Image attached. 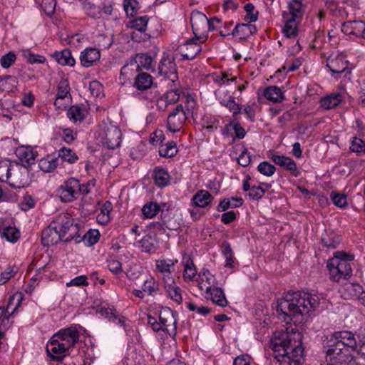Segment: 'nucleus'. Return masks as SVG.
I'll return each instance as SVG.
<instances>
[{
	"instance_id": "nucleus-1",
	"label": "nucleus",
	"mask_w": 365,
	"mask_h": 365,
	"mask_svg": "<svg viewBox=\"0 0 365 365\" xmlns=\"http://www.w3.org/2000/svg\"><path fill=\"white\" fill-rule=\"evenodd\" d=\"M319 304V297L304 291L288 292L278 299L276 312L278 318L287 324H302L307 320L309 312Z\"/></svg>"
},
{
	"instance_id": "nucleus-2",
	"label": "nucleus",
	"mask_w": 365,
	"mask_h": 365,
	"mask_svg": "<svg viewBox=\"0 0 365 365\" xmlns=\"http://www.w3.org/2000/svg\"><path fill=\"white\" fill-rule=\"evenodd\" d=\"M301 334L294 328L276 331L271 340L274 358L281 365H301L303 348Z\"/></svg>"
},
{
	"instance_id": "nucleus-3",
	"label": "nucleus",
	"mask_w": 365,
	"mask_h": 365,
	"mask_svg": "<svg viewBox=\"0 0 365 365\" xmlns=\"http://www.w3.org/2000/svg\"><path fill=\"white\" fill-rule=\"evenodd\" d=\"M79 339V332L74 326L61 329L53 336L51 341L46 345V351L52 359L61 360L69 354L68 350L73 347Z\"/></svg>"
},
{
	"instance_id": "nucleus-4",
	"label": "nucleus",
	"mask_w": 365,
	"mask_h": 365,
	"mask_svg": "<svg viewBox=\"0 0 365 365\" xmlns=\"http://www.w3.org/2000/svg\"><path fill=\"white\" fill-rule=\"evenodd\" d=\"M353 255L337 251L334 257L327 262V268L329 271L330 279L334 282L349 279L352 274L350 262L354 259Z\"/></svg>"
},
{
	"instance_id": "nucleus-5",
	"label": "nucleus",
	"mask_w": 365,
	"mask_h": 365,
	"mask_svg": "<svg viewBox=\"0 0 365 365\" xmlns=\"http://www.w3.org/2000/svg\"><path fill=\"white\" fill-rule=\"evenodd\" d=\"M51 222L52 226L58 232L64 242H69L72 240H75L77 243L81 242V240H78L81 235H77L78 225H73V220L69 215L61 213Z\"/></svg>"
},
{
	"instance_id": "nucleus-6",
	"label": "nucleus",
	"mask_w": 365,
	"mask_h": 365,
	"mask_svg": "<svg viewBox=\"0 0 365 365\" xmlns=\"http://www.w3.org/2000/svg\"><path fill=\"white\" fill-rule=\"evenodd\" d=\"M327 347L326 353L331 363L339 365H350L351 363H354L351 351L344 346L343 343H338L330 336Z\"/></svg>"
},
{
	"instance_id": "nucleus-7",
	"label": "nucleus",
	"mask_w": 365,
	"mask_h": 365,
	"mask_svg": "<svg viewBox=\"0 0 365 365\" xmlns=\"http://www.w3.org/2000/svg\"><path fill=\"white\" fill-rule=\"evenodd\" d=\"M158 73L165 78L170 79L172 84H175V82H179L177 66L173 56L168 53H163L158 65Z\"/></svg>"
},
{
	"instance_id": "nucleus-8",
	"label": "nucleus",
	"mask_w": 365,
	"mask_h": 365,
	"mask_svg": "<svg viewBox=\"0 0 365 365\" xmlns=\"http://www.w3.org/2000/svg\"><path fill=\"white\" fill-rule=\"evenodd\" d=\"M11 187L21 188L29 184V170L19 165L11 167L7 182Z\"/></svg>"
},
{
	"instance_id": "nucleus-9",
	"label": "nucleus",
	"mask_w": 365,
	"mask_h": 365,
	"mask_svg": "<svg viewBox=\"0 0 365 365\" xmlns=\"http://www.w3.org/2000/svg\"><path fill=\"white\" fill-rule=\"evenodd\" d=\"M79 180L70 178L59 187L58 195L62 202H69L78 198V188Z\"/></svg>"
},
{
	"instance_id": "nucleus-10",
	"label": "nucleus",
	"mask_w": 365,
	"mask_h": 365,
	"mask_svg": "<svg viewBox=\"0 0 365 365\" xmlns=\"http://www.w3.org/2000/svg\"><path fill=\"white\" fill-rule=\"evenodd\" d=\"M187 119L185 111L181 104L178 105L167 118V128L171 133H176L182 128Z\"/></svg>"
},
{
	"instance_id": "nucleus-11",
	"label": "nucleus",
	"mask_w": 365,
	"mask_h": 365,
	"mask_svg": "<svg viewBox=\"0 0 365 365\" xmlns=\"http://www.w3.org/2000/svg\"><path fill=\"white\" fill-rule=\"evenodd\" d=\"M177 313L172 309L163 308L159 314V319L161 322L163 331H166L170 336L176 334Z\"/></svg>"
},
{
	"instance_id": "nucleus-12",
	"label": "nucleus",
	"mask_w": 365,
	"mask_h": 365,
	"mask_svg": "<svg viewBox=\"0 0 365 365\" xmlns=\"http://www.w3.org/2000/svg\"><path fill=\"white\" fill-rule=\"evenodd\" d=\"M349 61L342 53H332L327 59V66L332 73L341 74L348 68Z\"/></svg>"
},
{
	"instance_id": "nucleus-13",
	"label": "nucleus",
	"mask_w": 365,
	"mask_h": 365,
	"mask_svg": "<svg viewBox=\"0 0 365 365\" xmlns=\"http://www.w3.org/2000/svg\"><path fill=\"white\" fill-rule=\"evenodd\" d=\"M200 38L201 36L196 39H188L184 44L178 46V49L182 56V60H192L200 53L202 48L197 43V40Z\"/></svg>"
},
{
	"instance_id": "nucleus-14",
	"label": "nucleus",
	"mask_w": 365,
	"mask_h": 365,
	"mask_svg": "<svg viewBox=\"0 0 365 365\" xmlns=\"http://www.w3.org/2000/svg\"><path fill=\"white\" fill-rule=\"evenodd\" d=\"M190 23L192 28L193 34L197 38L198 35L203 34L206 32V29L209 28V21L207 17L202 13L195 11L190 16Z\"/></svg>"
},
{
	"instance_id": "nucleus-15",
	"label": "nucleus",
	"mask_w": 365,
	"mask_h": 365,
	"mask_svg": "<svg viewBox=\"0 0 365 365\" xmlns=\"http://www.w3.org/2000/svg\"><path fill=\"white\" fill-rule=\"evenodd\" d=\"M122 133L120 130L114 125L107 128L102 143L109 149H114L120 144Z\"/></svg>"
},
{
	"instance_id": "nucleus-16",
	"label": "nucleus",
	"mask_w": 365,
	"mask_h": 365,
	"mask_svg": "<svg viewBox=\"0 0 365 365\" xmlns=\"http://www.w3.org/2000/svg\"><path fill=\"white\" fill-rule=\"evenodd\" d=\"M330 336L338 343H343V345L351 351H355L357 349V342L351 331L347 330L335 331Z\"/></svg>"
},
{
	"instance_id": "nucleus-17",
	"label": "nucleus",
	"mask_w": 365,
	"mask_h": 365,
	"mask_svg": "<svg viewBox=\"0 0 365 365\" xmlns=\"http://www.w3.org/2000/svg\"><path fill=\"white\" fill-rule=\"evenodd\" d=\"M270 159L277 165H279L287 170L289 171L293 176L298 177L300 172L297 169V166L294 160L284 155H273Z\"/></svg>"
},
{
	"instance_id": "nucleus-18",
	"label": "nucleus",
	"mask_w": 365,
	"mask_h": 365,
	"mask_svg": "<svg viewBox=\"0 0 365 365\" xmlns=\"http://www.w3.org/2000/svg\"><path fill=\"white\" fill-rule=\"evenodd\" d=\"M301 16H294L293 14L290 13H283V18L285 21L283 33L286 37L291 38L297 36L298 32L297 19Z\"/></svg>"
},
{
	"instance_id": "nucleus-19",
	"label": "nucleus",
	"mask_w": 365,
	"mask_h": 365,
	"mask_svg": "<svg viewBox=\"0 0 365 365\" xmlns=\"http://www.w3.org/2000/svg\"><path fill=\"white\" fill-rule=\"evenodd\" d=\"M41 241L44 246L56 245L60 241H63L58 232L53 228L52 222L42 231Z\"/></svg>"
},
{
	"instance_id": "nucleus-20",
	"label": "nucleus",
	"mask_w": 365,
	"mask_h": 365,
	"mask_svg": "<svg viewBox=\"0 0 365 365\" xmlns=\"http://www.w3.org/2000/svg\"><path fill=\"white\" fill-rule=\"evenodd\" d=\"M101 58L100 51L96 48H86L80 56L81 63L84 67H90Z\"/></svg>"
},
{
	"instance_id": "nucleus-21",
	"label": "nucleus",
	"mask_w": 365,
	"mask_h": 365,
	"mask_svg": "<svg viewBox=\"0 0 365 365\" xmlns=\"http://www.w3.org/2000/svg\"><path fill=\"white\" fill-rule=\"evenodd\" d=\"M16 154L21 163V166L27 169L34 163L36 157V153L30 148H19L16 150Z\"/></svg>"
},
{
	"instance_id": "nucleus-22",
	"label": "nucleus",
	"mask_w": 365,
	"mask_h": 365,
	"mask_svg": "<svg viewBox=\"0 0 365 365\" xmlns=\"http://www.w3.org/2000/svg\"><path fill=\"white\" fill-rule=\"evenodd\" d=\"M168 86L170 87L169 91L162 97L169 106L178 102L182 90L179 82H175V84L170 83Z\"/></svg>"
},
{
	"instance_id": "nucleus-23",
	"label": "nucleus",
	"mask_w": 365,
	"mask_h": 365,
	"mask_svg": "<svg viewBox=\"0 0 365 365\" xmlns=\"http://www.w3.org/2000/svg\"><path fill=\"white\" fill-rule=\"evenodd\" d=\"M153 77L148 73L139 71L135 77L134 86L140 91H145L151 87Z\"/></svg>"
},
{
	"instance_id": "nucleus-24",
	"label": "nucleus",
	"mask_w": 365,
	"mask_h": 365,
	"mask_svg": "<svg viewBox=\"0 0 365 365\" xmlns=\"http://www.w3.org/2000/svg\"><path fill=\"white\" fill-rule=\"evenodd\" d=\"M207 299H211L215 304L220 307H226L227 305V300L222 289L214 287L210 292H205Z\"/></svg>"
},
{
	"instance_id": "nucleus-25",
	"label": "nucleus",
	"mask_w": 365,
	"mask_h": 365,
	"mask_svg": "<svg viewBox=\"0 0 365 365\" xmlns=\"http://www.w3.org/2000/svg\"><path fill=\"white\" fill-rule=\"evenodd\" d=\"M257 31L255 26L248 24H238L231 32L232 35H238L240 38H247Z\"/></svg>"
},
{
	"instance_id": "nucleus-26",
	"label": "nucleus",
	"mask_w": 365,
	"mask_h": 365,
	"mask_svg": "<svg viewBox=\"0 0 365 365\" xmlns=\"http://www.w3.org/2000/svg\"><path fill=\"white\" fill-rule=\"evenodd\" d=\"M213 200L212 195L207 190H201L192 197V203L198 207H207Z\"/></svg>"
},
{
	"instance_id": "nucleus-27",
	"label": "nucleus",
	"mask_w": 365,
	"mask_h": 365,
	"mask_svg": "<svg viewBox=\"0 0 365 365\" xmlns=\"http://www.w3.org/2000/svg\"><path fill=\"white\" fill-rule=\"evenodd\" d=\"M201 281L199 282V287L205 292H210L215 287V278L208 269H203L202 274H200Z\"/></svg>"
},
{
	"instance_id": "nucleus-28",
	"label": "nucleus",
	"mask_w": 365,
	"mask_h": 365,
	"mask_svg": "<svg viewBox=\"0 0 365 365\" xmlns=\"http://www.w3.org/2000/svg\"><path fill=\"white\" fill-rule=\"evenodd\" d=\"M52 57L62 66H73L75 64V59L68 49H64L61 51H56L52 54Z\"/></svg>"
},
{
	"instance_id": "nucleus-29",
	"label": "nucleus",
	"mask_w": 365,
	"mask_h": 365,
	"mask_svg": "<svg viewBox=\"0 0 365 365\" xmlns=\"http://www.w3.org/2000/svg\"><path fill=\"white\" fill-rule=\"evenodd\" d=\"M264 97L274 103H280L284 99V93L280 88L272 86L267 88L264 92Z\"/></svg>"
},
{
	"instance_id": "nucleus-30",
	"label": "nucleus",
	"mask_w": 365,
	"mask_h": 365,
	"mask_svg": "<svg viewBox=\"0 0 365 365\" xmlns=\"http://www.w3.org/2000/svg\"><path fill=\"white\" fill-rule=\"evenodd\" d=\"M153 178L155 183L160 187L166 186L170 182V175L163 168H155L153 171Z\"/></svg>"
},
{
	"instance_id": "nucleus-31",
	"label": "nucleus",
	"mask_w": 365,
	"mask_h": 365,
	"mask_svg": "<svg viewBox=\"0 0 365 365\" xmlns=\"http://www.w3.org/2000/svg\"><path fill=\"white\" fill-rule=\"evenodd\" d=\"M222 254L226 261L225 267L229 268H234L237 262L234 257V252L228 242H224L222 243Z\"/></svg>"
},
{
	"instance_id": "nucleus-32",
	"label": "nucleus",
	"mask_w": 365,
	"mask_h": 365,
	"mask_svg": "<svg viewBox=\"0 0 365 365\" xmlns=\"http://www.w3.org/2000/svg\"><path fill=\"white\" fill-rule=\"evenodd\" d=\"M101 314L114 323H116L120 326H124L125 324V318L120 315L118 311L113 307L103 309L101 310Z\"/></svg>"
},
{
	"instance_id": "nucleus-33",
	"label": "nucleus",
	"mask_w": 365,
	"mask_h": 365,
	"mask_svg": "<svg viewBox=\"0 0 365 365\" xmlns=\"http://www.w3.org/2000/svg\"><path fill=\"white\" fill-rule=\"evenodd\" d=\"M58 165V158L53 155H48L46 158H42L38 163L39 168L45 173L53 171Z\"/></svg>"
},
{
	"instance_id": "nucleus-34",
	"label": "nucleus",
	"mask_w": 365,
	"mask_h": 365,
	"mask_svg": "<svg viewBox=\"0 0 365 365\" xmlns=\"http://www.w3.org/2000/svg\"><path fill=\"white\" fill-rule=\"evenodd\" d=\"M0 234L10 242H15L19 238V231L15 227L0 225Z\"/></svg>"
},
{
	"instance_id": "nucleus-35",
	"label": "nucleus",
	"mask_w": 365,
	"mask_h": 365,
	"mask_svg": "<svg viewBox=\"0 0 365 365\" xmlns=\"http://www.w3.org/2000/svg\"><path fill=\"white\" fill-rule=\"evenodd\" d=\"M132 58L136 62L138 72L142 71V68L150 70L152 67L153 59L148 53H138Z\"/></svg>"
},
{
	"instance_id": "nucleus-36",
	"label": "nucleus",
	"mask_w": 365,
	"mask_h": 365,
	"mask_svg": "<svg viewBox=\"0 0 365 365\" xmlns=\"http://www.w3.org/2000/svg\"><path fill=\"white\" fill-rule=\"evenodd\" d=\"M342 101L340 93H332L321 100V106L325 109H331L336 107Z\"/></svg>"
},
{
	"instance_id": "nucleus-37",
	"label": "nucleus",
	"mask_w": 365,
	"mask_h": 365,
	"mask_svg": "<svg viewBox=\"0 0 365 365\" xmlns=\"http://www.w3.org/2000/svg\"><path fill=\"white\" fill-rule=\"evenodd\" d=\"M184 259H185V261L183 262L185 263L183 277L185 280H192L197 274V270L195 269L193 261L189 256L184 258Z\"/></svg>"
},
{
	"instance_id": "nucleus-38",
	"label": "nucleus",
	"mask_w": 365,
	"mask_h": 365,
	"mask_svg": "<svg viewBox=\"0 0 365 365\" xmlns=\"http://www.w3.org/2000/svg\"><path fill=\"white\" fill-rule=\"evenodd\" d=\"M69 93V86L67 80L62 79L58 86V92L56 95V98L54 102V105L60 108L61 106H58L59 101L63 100L67 95Z\"/></svg>"
},
{
	"instance_id": "nucleus-39",
	"label": "nucleus",
	"mask_w": 365,
	"mask_h": 365,
	"mask_svg": "<svg viewBox=\"0 0 365 365\" xmlns=\"http://www.w3.org/2000/svg\"><path fill=\"white\" fill-rule=\"evenodd\" d=\"M178 153L176 143L174 141L161 145L159 148V155L164 158H172Z\"/></svg>"
},
{
	"instance_id": "nucleus-40",
	"label": "nucleus",
	"mask_w": 365,
	"mask_h": 365,
	"mask_svg": "<svg viewBox=\"0 0 365 365\" xmlns=\"http://www.w3.org/2000/svg\"><path fill=\"white\" fill-rule=\"evenodd\" d=\"M232 202L227 199H223L217 205V210L218 212H224L227 210L228 208H235L241 206L243 203V200L240 197H233L232 199Z\"/></svg>"
},
{
	"instance_id": "nucleus-41",
	"label": "nucleus",
	"mask_w": 365,
	"mask_h": 365,
	"mask_svg": "<svg viewBox=\"0 0 365 365\" xmlns=\"http://www.w3.org/2000/svg\"><path fill=\"white\" fill-rule=\"evenodd\" d=\"M340 242L339 237L333 232H326L322 237V245L329 249H335Z\"/></svg>"
},
{
	"instance_id": "nucleus-42",
	"label": "nucleus",
	"mask_w": 365,
	"mask_h": 365,
	"mask_svg": "<svg viewBox=\"0 0 365 365\" xmlns=\"http://www.w3.org/2000/svg\"><path fill=\"white\" fill-rule=\"evenodd\" d=\"M142 289L145 294L152 296L158 292L159 284L153 277H150L144 282Z\"/></svg>"
},
{
	"instance_id": "nucleus-43",
	"label": "nucleus",
	"mask_w": 365,
	"mask_h": 365,
	"mask_svg": "<svg viewBox=\"0 0 365 365\" xmlns=\"http://www.w3.org/2000/svg\"><path fill=\"white\" fill-rule=\"evenodd\" d=\"M68 118L73 122L82 121L85 117V111L78 106H72L67 111Z\"/></svg>"
},
{
	"instance_id": "nucleus-44",
	"label": "nucleus",
	"mask_w": 365,
	"mask_h": 365,
	"mask_svg": "<svg viewBox=\"0 0 365 365\" xmlns=\"http://www.w3.org/2000/svg\"><path fill=\"white\" fill-rule=\"evenodd\" d=\"M100 237V233L97 230H90L86 234L83 235V237L78 238V240H83L84 244L87 246H92L96 244Z\"/></svg>"
},
{
	"instance_id": "nucleus-45",
	"label": "nucleus",
	"mask_w": 365,
	"mask_h": 365,
	"mask_svg": "<svg viewBox=\"0 0 365 365\" xmlns=\"http://www.w3.org/2000/svg\"><path fill=\"white\" fill-rule=\"evenodd\" d=\"M262 185L265 186L264 189H262L261 185L252 186L250 191L249 192V196L251 199L255 200L261 199L264 195L265 192L271 187V184L262 183Z\"/></svg>"
},
{
	"instance_id": "nucleus-46",
	"label": "nucleus",
	"mask_w": 365,
	"mask_h": 365,
	"mask_svg": "<svg viewBox=\"0 0 365 365\" xmlns=\"http://www.w3.org/2000/svg\"><path fill=\"white\" fill-rule=\"evenodd\" d=\"M160 207L156 202H150L146 203L142 208V212L145 217L152 218L155 217L159 212Z\"/></svg>"
},
{
	"instance_id": "nucleus-47",
	"label": "nucleus",
	"mask_w": 365,
	"mask_h": 365,
	"mask_svg": "<svg viewBox=\"0 0 365 365\" xmlns=\"http://www.w3.org/2000/svg\"><path fill=\"white\" fill-rule=\"evenodd\" d=\"M58 160L66 161L69 163H73L78 160V156L70 148H62L58 150Z\"/></svg>"
},
{
	"instance_id": "nucleus-48",
	"label": "nucleus",
	"mask_w": 365,
	"mask_h": 365,
	"mask_svg": "<svg viewBox=\"0 0 365 365\" xmlns=\"http://www.w3.org/2000/svg\"><path fill=\"white\" fill-rule=\"evenodd\" d=\"M169 297L175 302L180 304L182 301L181 289L176 286L175 283L165 287Z\"/></svg>"
},
{
	"instance_id": "nucleus-49",
	"label": "nucleus",
	"mask_w": 365,
	"mask_h": 365,
	"mask_svg": "<svg viewBox=\"0 0 365 365\" xmlns=\"http://www.w3.org/2000/svg\"><path fill=\"white\" fill-rule=\"evenodd\" d=\"M138 66L135 60L130 58L128 61L122 67L120 70V75L125 77L133 76L135 73H138Z\"/></svg>"
},
{
	"instance_id": "nucleus-50",
	"label": "nucleus",
	"mask_w": 365,
	"mask_h": 365,
	"mask_svg": "<svg viewBox=\"0 0 365 365\" xmlns=\"http://www.w3.org/2000/svg\"><path fill=\"white\" fill-rule=\"evenodd\" d=\"M12 165L9 160L0 161V181L7 182Z\"/></svg>"
},
{
	"instance_id": "nucleus-51",
	"label": "nucleus",
	"mask_w": 365,
	"mask_h": 365,
	"mask_svg": "<svg viewBox=\"0 0 365 365\" xmlns=\"http://www.w3.org/2000/svg\"><path fill=\"white\" fill-rule=\"evenodd\" d=\"M226 108L232 112L235 120H237V115L242 112V106L235 101L234 97L230 96L226 101Z\"/></svg>"
},
{
	"instance_id": "nucleus-52",
	"label": "nucleus",
	"mask_w": 365,
	"mask_h": 365,
	"mask_svg": "<svg viewBox=\"0 0 365 365\" xmlns=\"http://www.w3.org/2000/svg\"><path fill=\"white\" fill-rule=\"evenodd\" d=\"M257 170L267 177H271L274 174L276 168L269 162L264 161L258 165Z\"/></svg>"
},
{
	"instance_id": "nucleus-53",
	"label": "nucleus",
	"mask_w": 365,
	"mask_h": 365,
	"mask_svg": "<svg viewBox=\"0 0 365 365\" xmlns=\"http://www.w3.org/2000/svg\"><path fill=\"white\" fill-rule=\"evenodd\" d=\"M330 198L333 203L339 207L344 208L347 205L346 196L344 194L332 191L330 193Z\"/></svg>"
},
{
	"instance_id": "nucleus-54",
	"label": "nucleus",
	"mask_w": 365,
	"mask_h": 365,
	"mask_svg": "<svg viewBox=\"0 0 365 365\" xmlns=\"http://www.w3.org/2000/svg\"><path fill=\"white\" fill-rule=\"evenodd\" d=\"M148 20L147 16L138 17L131 21V27L140 32H144L147 29Z\"/></svg>"
},
{
	"instance_id": "nucleus-55",
	"label": "nucleus",
	"mask_w": 365,
	"mask_h": 365,
	"mask_svg": "<svg viewBox=\"0 0 365 365\" xmlns=\"http://www.w3.org/2000/svg\"><path fill=\"white\" fill-rule=\"evenodd\" d=\"M123 7L128 16H133L139 9V3L137 0H124Z\"/></svg>"
},
{
	"instance_id": "nucleus-56",
	"label": "nucleus",
	"mask_w": 365,
	"mask_h": 365,
	"mask_svg": "<svg viewBox=\"0 0 365 365\" xmlns=\"http://www.w3.org/2000/svg\"><path fill=\"white\" fill-rule=\"evenodd\" d=\"M353 362L350 365H365V341L361 342L356 356H353Z\"/></svg>"
},
{
	"instance_id": "nucleus-57",
	"label": "nucleus",
	"mask_w": 365,
	"mask_h": 365,
	"mask_svg": "<svg viewBox=\"0 0 365 365\" xmlns=\"http://www.w3.org/2000/svg\"><path fill=\"white\" fill-rule=\"evenodd\" d=\"M175 262L171 259H160L156 261V268L162 274L173 269Z\"/></svg>"
},
{
	"instance_id": "nucleus-58",
	"label": "nucleus",
	"mask_w": 365,
	"mask_h": 365,
	"mask_svg": "<svg viewBox=\"0 0 365 365\" xmlns=\"http://www.w3.org/2000/svg\"><path fill=\"white\" fill-rule=\"evenodd\" d=\"M83 9L90 16L93 18H97L99 16L101 11L99 8L96 7L94 4H91L86 0L83 1Z\"/></svg>"
},
{
	"instance_id": "nucleus-59",
	"label": "nucleus",
	"mask_w": 365,
	"mask_h": 365,
	"mask_svg": "<svg viewBox=\"0 0 365 365\" xmlns=\"http://www.w3.org/2000/svg\"><path fill=\"white\" fill-rule=\"evenodd\" d=\"M350 149L358 154H365V142L362 139L355 137L351 142Z\"/></svg>"
},
{
	"instance_id": "nucleus-60",
	"label": "nucleus",
	"mask_w": 365,
	"mask_h": 365,
	"mask_svg": "<svg viewBox=\"0 0 365 365\" xmlns=\"http://www.w3.org/2000/svg\"><path fill=\"white\" fill-rule=\"evenodd\" d=\"M302 0H292V2L289 3L288 8L289 12L293 14L294 16H302Z\"/></svg>"
},
{
	"instance_id": "nucleus-61",
	"label": "nucleus",
	"mask_w": 365,
	"mask_h": 365,
	"mask_svg": "<svg viewBox=\"0 0 365 365\" xmlns=\"http://www.w3.org/2000/svg\"><path fill=\"white\" fill-rule=\"evenodd\" d=\"M346 290L351 298L358 299L363 291V288L358 284H348Z\"/></svg>"
},
{
	"instance_id": "nucleus-62",
	"label": "nucleus",
	"mask_w": 365,
	"mask_h": 365,
	"mask_svg": "<svg viewBox=\"0 0 365 365\" xmlns=\"http://www.w3.org/2000/svg\"><path fill=\"white\" fill-rule=\"evenodd\" d=\"M356 37L365 38V21H354V34Z\"/></svg>"
},
{
	"instance_id": "nucleus-63",
	"label": "nucleus",
	"mask_w": 365,
	"mask_h": 365,
	"mask_svg": "<svg viewBox=\"0 0 365 365\" xmlns=\"http://www.w3.org/2000/svg\"><path fill=\"white\" fill-rule=\"evenodd\" d=\"M108 268L113 274H118L123 272L121 262L114 258L108 260Z\"/></svg>"
},
{
	"instance_id": "nucleus-64",
	"label": "nucleus",
	"mask_w": 365,
	"mask_h": 365,
	"mask_svg": "<svg viewBox=\"0 0 365 365\" xmlns=\"http://www.w3.org/2000/svg\"><path fill=\"white\" fill-rule=\"evenodd\" d=\"M56 4V0H43L41 7L46 15L51 16L55 11Z\"/></svg>"
}]
</instances>
